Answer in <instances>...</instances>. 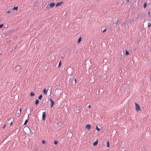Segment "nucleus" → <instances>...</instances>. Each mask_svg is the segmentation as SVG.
Segmentation results:
<instances>
[{
    "instance_id": "obj_1",
    "label": "nucleus",
    "mask_w": 151,
    "mask_h": 151,
    "mask_svg": "<svg viewBox=\"0 0 151 151\" xmlns=\"http://www.w3.org/2000/svg\"><path fill=\"white\" fill-rule=\"evenodd\" d=\"M135 105L136 110L137 111H138L140 110V106L139 105L137 104L136 103H135Z\"/></svg>"
},
{
    "instance_id": "obj_2",
    "label": "nucleus",
    "mask_w": 151,
    "mask_h": 151,
    "mask_svg": "<svg viewBox=\"0 0 151 151\" xmlns=\"http://www.w3.org/2000/svg\"><path fill=\"white\" fill-rule=\"evenodd\" d=\"M46 118V114L45 112H42V120L45 121Z\"/></svg>"
},
{
    "instance_id": "obj_3",
    "label": "nucleus",
    "mask_w": 151,
    "mask_h": 151,
    "mask_svg": "<svg viewBox=\"0 0 151 151\" xmlns=\"http://www.w3.org/2000/svg\"><path fill=\"white\" fill-rule=\"evenodd\" d=\"M91 128V126L90 124H87L86 126V128L88 130H89Z\"/></svg>"
},
{
    "instance_id": "obj_4",
    "label": "nucleus",
    "mask_w": 151,
    "mask_h": 151,
    "mask_svg": "<svg viewBox=\"0 0 151 151\" xmlns=\"http://www.w3.org/2000/svg\"><path fill=\"white\" fill-rule=\"evenodd\" d=\"M62 3L63 2H62L57 3L56 5L55 6L57 7V6H60L61 5Z\"/></svg>"
},
{
    "instance_id": "obj_5",
    "label": "nucleus",
    "mask_w": 151,
    "mask_h": 151,
    "mask_svg": "<svg viewBox=\"0 0 151 151\" xmlns=\"http://www.w3.org/2000/svg\"><path fill=\"white\" fill-rule=\"evenodd\" d=\"M98 143V141L97 140L95 142H94L93 143V146H96L97 145Z\"/></svg>"
},
{
    "instance_id": "obj_6",
    "label": "nucleus",
    "mask_w": 151,
    "mask_h": 151,
    "mask_svg": "<svg viewBox=\"0 0 151 151\" xmlns=\"http://www.w3.org/2000/svg\"><path fill=\"white\" fill-rule=\"evenodd\" d=\"M55 4L54 3H51L49 5V6L50 7H53Z\"/></svg>"
},
{
    "instance_id": "obj_7",
    "label": "nucleus",
    "mask_w": 151,
    "mask_h": 151,
    "mask_svg": "<svg viewBox=\"0 0 151 151\" xmlns=\"http://www.w3.org/2000/svg\"><path fill=\"white\" fill-rule=\"evenodd\" d=\"M47 90H46V89H44V90H43L44 93L45 95H47Z\"/></svg>"
},
{
    "instance_id": "obj_8",
    "label": "nucleus",
    "mask_w": 151,
    "mask_h": 151,
    "mask_svg": "<svg viewBox=\"0 0 151 151\" xmlns=\"http://www.w3.org/2000/svg\"><path fill=\"white\" fill-rule=\"evenodd\" d=\"M50 104V107L52 108L54 104H55V102L53 101Z\"/></svg>"
},
{
    "instance_id": "obj_9",
    "label": "nucleus",
    "mask_w": 151,
    "mask_h": 151,
    "mask_svg": "<svg viewBox=\"0 0 151 151\" xmlns=\"http://www.w3.org/2000/svg\"><path fill=\"white\" fill-rule=\"evenodd\" d=\"M39 103V101L38 99H37L35 102V104L37 105Z\"/></svg>"
},
{
    "instance_id": "obj_10",
    "label": "nucleus",
    "mask_w": 151,
    "mask_h": 151,
    "mask_svg": "<svg viewBox=\"0 0 151 151\" xmlns=\"http://www.w3.org/2000/svg\"><path fill=\"white\" fill-rule=\"evenodd\" d=\"M35 95V93L33 92H31L30 93V95L31 96H32Z\"/></svg>"
},
{
    "instance_id": "obj_11",
    "label": "nucleus",
    "mask_w": 151,
    "mask_h": 151,
    "mask_svg": "<svg viewBox=\"0 0 151 151\" xmlns=\"http://www.w3.org/2000/svg\"><path fill=\"white\" fill-rule=\"evenodd\" d=\"M18 9V7L17 6L14 7H13V10H17Z\"/></svg>"
},
{
    "instance_id": "obj_12",
    "label": "nucleus",
    "mask_w": 151,
    "mask_h": 151,
    "mask_svg": "<svg viewBox=\"0 0 151 151\" xmlns=\"http://www.w3.org/2000/svg\"><path fill=\"white\" fill-rule=\"evenodd\" d=\"M129 54V53L128 51L127 50H125V55H128Z\"/></svg>"
},
{
    "instance_id": "obj_13",
    "label": "nucleus",
    "mask_w": 151,
    "mask_h": 151,
    "mask_svg": "<svg viewBox=\"0 0 151 151\" xmlns=\"http://www.w3.org/2000/svg\"><path fill=\"white\" fill-rule=\"evenodd\" d=\"M81 38H78V39L77 41V43L79 44V43L81 41Z\"/></svg>"
},
{
    "instance_id": "obj_14",
    "label": "nucleus",
    "mask_w": 151,
    "mask_h": 151,
    "mask_svg": "<svg viewBox=\"0 0 151 151\" xmlns=\"http://www.w3.org/2000/svg\"><path fill=\"white\" fill-rule=\"evenodd\" d=\"M106 146L107 147H109V142L108 141L106 142Z\"/></svg>"
},
{
    "instance_id": "obj_15",
    "label": "nucleus",
    "mask_w": 151,
    "mask_h": 151,
    "mask_svg": "<svg viewBox=\"0 0 151 151\" xmlns=\"http://www.w3.org/2000/svg\"><path fill=\"white\" fill-rule=\"evenodd\" d=\"M28 122V119H26L25 121V122H24V125H26L27 124V123Z\"/></svg>"
},
{
    "instance_id": "obj_16",
    "label": "nucleus",
    "mask_w": 151,
    "mask_h": 151,
    "mask_svg": "<svg viewBox=\"0 0 151 151\" xmlns=\"http://www.w3.org/2000/svg\"><path fill=\"white\" fill-rule=\"evenodd\" d=\"M42 95H40L38 97V99L41 100V99L42 98Z\"/></svg>"
},
{
    "instance_id": "obj_17",
    "label": "nucleus",
    "mask_w": 151,
    "mask_h": 151,
    "mask_svg": "<svg viewBox=\"0 0 151 151\" xmlns=\"http://www.w3.org/2000/svg\"><path fill=\"white\" fill-rule=\"evenodd\" d=\"M22 111V109L21 108H19V113H17V114H18V116H19L21 112Z\"/></svg>"
},
{
    "instance_id": "obj_18",
    "label": "nucleus",
    "mask_w": 151,
    "mask_h": 151,
    "mask_svg": "<svg viewBox=\"0 0 151 151\" xmlns=\"http://www.w3.org/2000/svg\"><path fill=\"white\" fill-rule=\"evenodd\" d=\"M96 129L98 131H99L100 130V129L99 128V127L97 126L96 127Z\"/></svg>"
},
{
    "instance_id": "obj_19",
    "label": "nucleus",
    "mask_w": 151,
    "mask_h": 151,
    "mask_svg": "<svg viewBox=\"0 0 151 151\" xmlns=\"http://www.w3.org/2000/svg\"><path fill=\"white\" fill-rule=\"evenodd\" d=\"M58 143V142L57 141H55L54 144L55 145H56Z\"/></svg>"
},
{
    "instance_id": "obj_20",
    "label": "nucleus",
    "mask_w": 151,
    "mask_h": 151,
    "mask_svg": "<svg viewBox=\"0 0 151 151\" xmlns=\"http://www.w3.org/2000/svg\"><path fill=\"white\" fill-rule=\"evenodd\" d=\"M61 65V61H60L59 63V64H58V67H59Z\"/></svg>"
},
{
    "instance_id": "obj_21",
    "label": "nucleus",
    "mask_w": 151,
    "mask_h": 151,
    "mask_svg": "<svg viewBox=\"0 0 151 151\" xmlns=\"http://www.w3.org/2000/svg\"><path fill=\"white\" fill-rule=\"evenodd\" d=\"M42 144H44L46 142L44 140H42Z\"/></svg>"
},
{
    "instance_id": "obj_22",
    "label": "nucleus",
    "mask_w": 151,
    "mask_h": 151,
    "mask_svg": "<svg viewBox=\"0 0 151 151\" xmlns=\"http://www.w3.org/2000/svg\"><path fill=\"white\" fill-rule=\"evenodd\" d=\"M151 26V24L150 23H148V27H150Z\"/></svg>"
},
{
    "instance_id": "obj_23",
    "label": "nucleus",
    "mask_w": 151,
    "mask_h": 151,
    "mask_svg": "<svg viewBox=\"0 0 151 151\" xmlns=\"http://www.w3.org/2000/svg\"><path fill=\"white\" fill-rule=\"evenodd\" d=\"M65 56L64 54H63L61 56V58H65Z\"/></svg>"
},
{
    "instance_id": "obj_24",
    "label": "nucleus",
    "mask_w": 151,
    "mask_h": 151,
    "mask_svg": "<svg viewBox=\"0 0 151 151\" xmlns=\"http://www.w3.org/2000/svg\"><path fill=\"white\" fill-rule=\"evenodd\" d=\"M77 110H78V113H79V112H80V108H78L77 109Z\"/></svg>"
},
{
    "instance_id": "obj_25",
    "label": "nucleus",
    "mask_w": 151,
    "mask_h": 151,
    "mask_svg": "<svg viewBox=\"0 0 151 151\" xmlns=\"http://www.w3.org/2000/svg\"><path fill=\"white\" fill-rule=\"evenodd\" d=\"M3 26V24H0V28H2Z\"/></svg>"
},
{
    "instance_id": "obj_26",
    "label": "nucleus",
    "mask_w": 151,
    "mask_h": 151,
    "mask_svg": "<svg viewBox=\"0 0 151 151\" xmlns=\"http://www.w3.org/2000/svg\"><path fill=\"white\" fill-rule=\"evenodd\" d=\"M11 12V11L9 10H8L6 12V13L7 14Z\"/></svg>"
},
{
    "instance_id": "obj_27",
    "label": "nucleus",
    "mask_w": 151,
    "mask_h": 151,
    "mask_svg": "<svg viewBox=\"0 0 151 151\" xmlns=\"http://www.w3.org/2000/svg\"><path fill=\"white\" fill-rule=\"evenodd\" d=\"M49 100L51 102L54 101L51 98L49 99Z\"/></svg>"
},
{
    "instance_id": "obj_28",
    "label": "nucleus",
    "mask_w": 151,
    "mask_h": 151,
    "mask_svg": "<svg viewBox=\"0 0 151 151\" xmlns=\"http://www.w3.org/2000/svg\"><path fill=\"white\" fill-rule=\"evenodd\" d=\"M6 126V124H4V125L2 127V129H4L5 127Z\"/></svg>"
},
{
    "instance_id": "obj_29",
    "label": "nucleus",
    "mask_w": 151,
    "mask_h": 151,
    "mask_svg": "<svg viewBox=\"0 0 151 151\" xmlns=\"http://www.w3.org/2000/svg\"><path fill=\"white\" fill-rule=\"evenodd\" d=\"M146 4L145 3V4H144V8H145V7L146 6Z\"/></svg>"
},
{
    "instance_id": "obj_30",
    "label": "nucleus",
    "mask_w": 151,
    "mask_h": 151,
    "mask_svg": "<svg viewBox=\"0 0 151 151\" xmlns=\"http://www.w3.org/2000/svg\"><path fill=\"white\" fill-rule=\"evenodd\" d=\"M74 81H75V83H76V81H77L76 78H75V79H74Z\"/></svg>"
},
{
    "instance_id": "obj_31",
    "label": "nucleus",
    "mask_w": 151,
    "mask_h": 151,
    "mask_svg": "<svg viewBox=\"0 0 151 151\" xmlns=\"http://www.w3.org/2000/svg\"><path fill=\"white\" fill-rule=\"evenodd\" d=\"M106 29H105L103 31V32H104L106 30Z\"/></svg>"
},
{
    "instance_id": "obj_32",
    "label": "nucleus",
    "mask_w": 151,
    "mask_h": 151,
    "mask_svg": "<svg viewBox=\"0 0 151 151\" xmlns=\"http://www.w3.org/2000/svg\"><path fill=\"white\" fill-rule=\"evenodd\" d=\"M59 124H58V125H59L60 126L61 125V124L60 123H59Z\"/></svg>"
},
{
    "instance_id": "obj_33",
    "label": "nucleus",
    "mask_w": 151,
    "mask_h": 151,
    "mask_svg": "<svg viewBox=\"0 0 151 151\" xmlns=\"http://www.w3.org/2000/svg\"><path fill=\"white\" fill-rule=\"evenodd\" d=\"M91 107V105H89L88 106V107L90 108V107Z\"/></svg>"
},
{
    "instance_id": "obj_34",
    "label": "nucleus",
    "mask_w": 151,
    "mask_h": 151,
    "mask_svg": "<svg viewBox=\"0 0 151 151\" xmlns=\"http://www.w3.org/2000/svg\"><path fill=\"white\" fill-rule=\"evenodd\" d=\"M33 108H30V111H31V110H33Z\"/></svg>"
},
{
    "instance_id": "obj_35",
    "label": "nucleus",
    "mask_w": 151,
    "mask_h": 151,
    "mask_svg": "<svg viewBox=\"0 0 151 151\" xmlns=\"http://www.w3.org/2000/svg\"><path fill=\"white\" fill-rule=\"evenodd\" d=\"M29 114L28 115V119H29Z\"/></svg>"
},
{
    "instance_id": "obj_36",
    "label": "nucleus",
    "mask_w": 151,
    "mask_h": 151,
    "mask_svg": "<svg viewBox=\"0 0 151 151\" xmlns=\"http://www.w3.org/2000/svg\"><path fill=\"white\" fill-rule=\"evenodd\" d=\"M8 42H9V43H10L11 41L10 40H9L8 41H7V42L8 43Z\"/></svg>"
},
{
    "instance_id": "obj_37",
    "label": "nucleus",
    "mask_w": 151,
    "mask_h": 151,
    "mask_svg": "<svg viewBox=\"0 0 151 151\" xmlns=\"http://www.w3.org/2000/svg\"><path fill=\"white\" fill-rule=\"evenodd\" d=\"M43 103H42L41 104V106H43Z\"/></svg>"
},
{
    "instance_id": "obj_38",
    "label": "nucleus",
    "mask_w": 151,
    "mask_h": 151,
    "mask_svg": "<svg viewBox=\"0 0 151 151\" xmlns=\"http://www.w3.org/2000/svg\"><path fill=\"white\" fill-rule=\"evenodd\" d=\"M18 110H17V111H16V112H17V113H19V112H18Z\"/></svg>"
},
{
    "instance_id": "obj_39",
    "label": "nucleus",
    "mask_w": 151,
    "mask_h": 151,
    "mask_svg": "<svg viewBox=\"0 0 151 151\" xmlns=\"http://www.w3.org/2000/svg\"><path fill=\"white\" fill-rule=\"evenodd\" d=\"M129 0H127V2H129Z\"/></svg>"
},
{
    "instance_id": "obj_40",
    "label": "nucleus",
    "mask_w": 151,
    "mask_h": 151,
    "mask_svg": "<svg viewBox=\"0 0 151 151\" xmlns=\"http://www.w3.org/2000/svg\"><path fill=\"white\" fill-rule=\"evenodd\" d=\"M150 14V12H149L148 13V14Z\"/></svg>"
},
{
    "instance_id": "obj_41",
    "label": "nucleus",
    "mask_w": 151,
    "mask_h": 151,
    "mask_svg": "<svg viewBox=\"0 0 151 151\" xmlns=\"http://www.w3.org/2000/svg\"><path fill=\"white\" fill-rule=\"evenodd\" d=\"M29 129H30V132H31V129L30 128H29Z\"/></svg>"
},
{
    "instance_id": "obj_42",
    "label": "nucleus",
    "mask_w": 151,
    "mask_h": 151,
    "mask_svg": "<svg viewBox=\"0 0 151 151\" xmlns=\"http://www.w3.org/2000/svg\"><path fill=\"white\" fill-rule=\"evenodd\" d=\"M138 39L137 38V41H138V40H138Z\"/></svg>"
},
{
    "instance_id": "obj_43",
    "label": "nucleus",
    "mask_w": 151,
    "mask_h": 151,
    "mask_svg": "<svg viewBox=\"0 0 151 151\" xmlns=\"http://www.w3.org/2000/svg\"><path fill=\"white\" fill-rule=\"evenodd\" d=\"M12 122H11V124H10V125H11V124H12Z\"/></svg>"
},
{
    "instance_id": "obj_44",
    "label": "nucleus",
    "mask_w": 151,
    "mask_h": 151,
    "mask_svg": "<svg viewBox=\"0 0 151 151\" xmlns=\"http://www.w3.org/2000/svg\"><path fill=\"white\" fill-rule=\"evenodd\" d=\"M1 53H0V55H1Z\"/></svg>"
}]
</instances>
